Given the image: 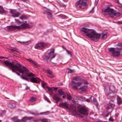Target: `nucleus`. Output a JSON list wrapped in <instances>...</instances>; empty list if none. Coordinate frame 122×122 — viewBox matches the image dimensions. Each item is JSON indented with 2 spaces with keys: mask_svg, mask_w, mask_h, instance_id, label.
Wrapping results in <instances>:
<instances>
[{
  "mask_svg": "<svg viewBox=\"0 0 122 122\" xmlns=\"http://www.w3.org/2000/svg\"><path fill=\"white\" fill-rule=\"evenodd\" d=\"M58 92L60 95H64L63 92L61 90H60L58 91Z\"/></svg>",
  "mask_w": 122,
  "mask_h": 122,
  "instance_id": "21",
  "label": "nucleus"
},
{
  "mask_svg": "<svg viewBox=\"0 0 122 122\" xmlns=\"http://www.w3.org/2000/svg\"><path fill=\"white\" fill-rule=\"evenodd\" d=\"M54 51L53 50L48 54L49 56L51 59L54 58L55 57V55L54 54Z\"/></svg>",
  "mask_w": 122,
  "mask_h": 122,
  "instance_id": "17",
  "label": "nucleus"
},
{
  "mask_svg": "<svg viewBox=\"0 0 122 122\" xmlns=\"http://www.w3.org/2000/svg\"><path fill=\"white\" fill-rule=\"evenodd\" d=\"M87 0H78L75 5L77 7L80 8L83 7L87 5L86 1Z\"/></svg>",
  "mask_w": 122,
  "mask_h": 122,
  "instance_id": "7",
  "label": "nucleus"
},
{
  "mask_svg": "<svg viewBox=\"0 0 122 122\" xmlns=\"http://www.w3.org/2000/svg\"><path fill=\"white\" fill-rule=\"evenodd\" d=\"M117 102L118 104H121L122 102V100L120 97H118L117 99Z\"/></svg>",
  "mask_w": 122,
  "mask_h": 122,
  "instance_id": "24",
  "label": "nucleus"
},
{
  "mask_svg": "<svg viewBox=\"0 0 122 122\" xmlns=\"http://www.w3.org/2000/svg\"><path fill=\"white\" fill-rule=\"evenodd\" d=\"M100 35V38L102 40H104L107 38V33L106 32H102Z\"/></svg>",
  "mask_w": 122,
  "mask_h": 122,
  "instance_id": "14",
  "label": "nucleus"
},
{
  "mask_svg": "<svg viewBox=\"0 0 122 122\" xmlns=\"http://www.w3.org/2000/svg\"><path fill=\"white\" fill-rule=\"evenodd\" d=\"M47 73L48 74H49L50 75H51L52 74V72L50 70H48L47 71Z\"/></svg>",
  "mask_w": 122,
  "mask_h": 122,
  "instance_id": "34",
  "label": "nucleus"
},
{
  "mask_svg": "<svg viewBox=\"0 0 122 122\" xmlns=\"http://www.w3.org/2000/svg\"><path fill=\"white\" fill-rule=\"evenodd\" d=\"M62 97L64 98H65V96H63Z\"/></svg>",
  "mask_w": 122,
  "mask_h": 122,
  "instance_id": "55",
  "label": "nucleus"
},
{
  "mask_svg": "<svg viewBox=\"0 0 122 122\" xmlns=\"http://www.w3.org/2000/svg\"><path fill=\"white\" fill-rule=\"evenodd\" d=\"M60 5L62 7H66V5H65L63 3H61L60 4Z\"/></svg>",
  "mask_w": 122,
  "mask_h": 122,
  "instance_id": "41",
  "label": "nucleus"
},
{
  "mask_svg": "<svg viewBox=\"0 0 122 122\" xmlns=\"http://www.w3.org/2000/svg\"><path fill=\"white\" fill-rule=\"evenodd\" d=\"M31 81L33 82L39 83L40 82V79L37 77H32L30 78Z\"/></svg>",
  "mask_w": 122,
  "mask_h": 122,
  "instance_id": "12",
  "label": "nucleus"
},
{
  "mask_svg": "<svg viewBox=\"0 0 122 122\" xmlns=\"http://www.w3.org/2000/svg\"><path fill=\"white\" fill-rule=\"evenodd\" d=\"M19 120H16L15 121V122H19Z\"/></svg>",
  "mask_w": 122,
  "mask_h": 122,
  "instance_id": "50",
  "label": "nucleus"
},
{
  "mask_svg": "<svg viewBox=\"0 0 122 122\" xmlns=\"http://www.w3.org/2000/svg\"><path fill=\"white\" fill-rule=\"evenodd\" d=\"M47 119H44L42 120L41 121L42 122H47Z\"/></svg>",
  "mask_w": 122,
  "mask_h": 122,
  "instance_id": "38",
  "label": "nucleus"
},
{
  "mask_svg": "<svg viewBox=\"0 0 122 122\" xmlns=\"http://www.w3.org/2000/svg\"><path fill=\"white\" fill-rule=\"evenodd\" d=\"M11 15L14 17H18L20 15V13L15 10H12L11 11Z\"/></svg>",
  "mask_w": 122,
  "mask_h": 122,
  "instance_id": "11",
  "label": "nucleus"
},
{
  "mask_svg": "<svg viewBox=\"0 0 122 122\" xmlns=\"http://www.w3.org/2000/svg\"><path fill=\"white\" fill-rule=\"evenodd\" d=\"M109 50L113 56L118 57L120 56L121 51H122V48H110L109 49Z\"/></svg>",
  "mask_w": 122,
  "mask_h": 122,
  "instance_id": "5",
  "label": "nucleus"
},
{
  "mask_svg": "<svg viewBox=\"0 0 122 122\" xmlns=\"http://www.w3.org/2000/svg\"><path fill=\"white\" fill-rule=\"evenodd\" d=\"M117 46L120 47H118V48H122V44L119 43H118L117 44Z\"/></svg>",
  "mask_w": 122,
  "mask_h": 122,
  "instance_id": "37",
  "label": "nucleus"
},
{
  "mask_svg": "<svg viewBox=\"0 0 122 122\" xmlns=\"http://www.w3.org/2000/svg\"><path fill=\"white\" fill-rule=\"evenodd\" d=\"M83 80L81 79L80 81L76 83L73 81H72L71 85L72 87V88L74 89L77 90L78 89V86H79L82 84L83 82Z\"/></svg>",
  "mask_w": 122,
  "mask_h": 122,
  "instance_id": "8",
  "label": "nucleus"
},
{
  "mask_svg": "<svg viewBox=\"0 0 122 122\" xmlns=\"http://www.w3.org/2000/svg\"><path fill=\"white\" fill-rule=\"evenodd\" d=\"M26 60L30 62L31 64H33L35 66L37 65V64L36 62L30 59H27Z\"/></svg>",
  "mask_w": 122,
  "mask_h": 122,
  "instance_id": "18",
  "label": "nucleus"
},
{
  "mask_svg": "<svg viewBox=\"0 0 122 122\" xmlns=\"http://www.w3.org/2000/svg\"><path fill=\"white\" fill-rule=\"evenodd\" d=\"M87 89V86H84L80 87L79 89L82 92L85 91Z\"/></svg>",
  "mask_w": 122,
  "mask_h": 122,
  "instance_id": "15",
  "label": "nucleus"
},
{
  "mask_svg": "<svg viewBox=\"0 0 122 122\" xmlns=\"http://www.w3.org/2000/svg\"><path fill=\"white\" fill-rule=\"evenodd\" d=\"M0 122H1V121H0Z\"/></svg>",
  "mask_w": 122,
  "mask_h": 122,
  "instance_id": "57",
  "label": "nucleus"
},
{
  "mask_svg": "<svg viewBox=\"0 0 122 122\" xmlns=\"http://www.w3.org/2000/svg\"><path fill=\"white\" fill-rule=\"evenodd\" d=\"M115 106V105L109 103L108 104L107 106V109H108L111 107H113Z\"/></svg>",
  "mask_w": 122,
  "mask_h": 122,
  "instance_id": "19",
  "label": "nucleus"
},
{
  "mask_svg": "<svg viewBox=\"0 0 122 122\" xmlns=\"http://www.w3.org/2000/svg\"><path fill=\"white\" fill-rule=\"evenodd\" d=\"M99 0H96L95 1L96 2H97V3L98 1Z\"/></svg>",
  "mask_w": 122,
  "mask_h": 122,
  "instance_id": "54",
  "label": "nucleus"
},
{
  "mask_svg": "<svg viewBox=\"0 0 122 122\" xmlns=\"http://www.w3.org/2000/svg\"><path fill=\"white\" fill-rule=\"evenodd\" d=\"M27 18L26 16L25 15H22L20 18V19L21 20L25 19Z\"/></svg>",
  "mask_w": 122,
  "mask_h": 122,
  "instance_id": "29",
  "label": "nucleus"
},
{
  "mask_svg": "<svg viewBox=\"0 0 122 122\" xmlns=\"http://www.w3.org/2000/svg\"><path fill=\"white\" fill-rule=\"evenodd\" d=\"M47 17L49 18H51L52 17V15L51 13L49 12H47Z\"/></svg>",
  "mask_w": 122,
  "mask_h": 122,
  "instance_id": "25",
  "label": "nucleus"
},
{
  "mask_svg": "<svg viewBox=\"0 0 122 122\" xmlns=\"http://www.w3.org/2000/svg\"><path fill=\"white\" fill-rule=\"evenodd\" d=\"M59 106L61 107L71 110L75 113H76L77 112L76 110V107L75 106L72 105L69 107V105L66 102H61L60 103Z\"/></svg>",
  "mask_w": 122,
  "mask_h": 122,
  "instance_id": "6",
  "label": "nucleus"
},
{
  "mask_svg": "<svg viewBox=\"0 0 122 122\" xmlns=\"http://www.w3.org/2000/svg\"><path fill=\"white\" fill-rule=\"evenodd\" d=\"M41 82H42V86L43 87H44L45 85H46V83H45V82L42 81H41Z\"/></svg>",
  "mask_w": 122,
  "mask_h": 122,
  "instance_id": "35",
  "label": "nucleus"
},
{
  "mask_svg": "<svg viewBox=\"0 0 122 122\" xmlns=\"http://www.w3.org/2000/svg\"><path fill=\"white\" fill-rule=\"evenodd\" d=\"M108 115H109V114H107L106 115V117H107L108 116Z\"/></svg>",
  "mask_w": 122,
  "mask_h": 122,
  "instance_id": "53",
  "label": "nucleus"
},
{
  "mask_svg": "<svg viewBox=\"0 0 122 122\" xmlns=\"http://www.w3.org/2000/svg\"><path fill=\"white\" fill-rule=\"evenodd\" d=\"M15 22L16 23L18 24H20L21 23L20 21L18 20H15Z\"/></svg>",
  "mask_w": 122,
  "mask_h": 122,
  "instance_id": "30",
  "label": "nucleus"
},
{
  "mask_svg": "<svg viewBox=\"0 0 122 122\" xmlns=\"http://www.w3.org/2000/svg\"><path fill=\"white\" fill-rule=\"evenodd\" d=\"M36 100V98L35 97H32L30 98V101L31 102H33Z\"/></svg>",
  "mask_w": 122,
  "mask_h": 122,
  "instance_id": "23",
  "label": "nucleus"
},
{
  "mask_svg": "<svg viewBox=\"0 0 122 122\" xmlns=\"http://www.w3.org/2000/svg\"><path fill=\"white\" fill-rule=\"evenodd\" d=\"M54 90L55 91H56L57 90V87H53Z\"/></svg>",
  "mask_w": 122,
  "mask_h": 122,
  "instance_id": "43",
  "label": "nucleus"
},
{
  "mask_svg": "<svg viewBox=\"0 0 122 122\" xmlns=\"http://www.w3.org/2000/svg\"><path fill=\"white\" fill-rule=\"evenodd\" d=\"M66 51L68 55H70L71 56V52L68 50H66Z\"/></svg>",
  "mask_w": 122,
  "mask_h": 122,
  "instance_id": "33",
  "label": "nucleus"
},
{
  "mask_svg": "<svg viewBox=\"0 0 122 122\" xmlns=\"http://www.w3.org/2000/svg\"><path fill=\"white\" fill-rule=\"evenodd\" d=\"M86 101L87 102H89L90 101V100L89 99H87L86 100Z\"/></svg>",
  "mask_w": 122,
  "mask_h": 122,
  "instance_id": "46",
  "label": "nucleus"
},
{
  "mask_svg": "<svg viewBox=\"0 0 122 122\" xmlns=\"http://www.w3.org/2000/svg\"><path fill=\"white\" fill-rule=\"evenodd\" d=\"M78 110L79 112L81 114L86 115L88 114L87 108L85 106L78 108Z\"/></svg>",
  "mask_w": 122,
  "mask_h": 122,
  "instance_id": "9",
  "label": "nucleus"
},
{
  "mask_svg": "<svg viewBox=\"0 0 122 122\" xmlns=\"http://www.w3.org/2000/svg\"><path fill=\"white\" fill-rule=\"evenodd\" d=\"M117 3H118V0H117Z\"/></svg>",
  "mask_w": 122,
  "mask_h": 122,
  "instance_id": "56",
  "label": "nucleus"
},
{
  "mask_svg": "<svg viewBox=\"0 0 122 122\" xmlns=\"http://www.w3.org/2000/svg\"><path fill=\"white\" fill-rule=\"evenodd\" d=\"M58 17L59 18H61L62 19L66 18V16L63 14H61L58 16Z\"/></svg>",
  "mask_w": 122,
  "mask_h": 122,
  "instance_id": "20",
  "label": "nucleus"
},
{
  "mask_svg": "<svg viewBox=\"0 0 122 122\" xmlns=\"http://www.w3.org/2000/svg\"><path fill=\"white\" fill-rule=\"evenodd\" d=\"M103 11L104 12L107 13L111 17L118 16L120 14L119 12L114 11L113 9L110 8L109 7H107Z\"/></svg>",
  "mask_w": 122,
  "mask_h": 122,
  "instance_id": "4",
  "label": "nucleus"
},
{
  "mask_svg": "<svg viewBox=\"0 0 122 122\" xmlns=\"http://www.w3.org/2000/svg\"><path fill=\"white\" fill-rule=\"evenodd\" d=\"M81 78L79 77H74L73 79L75 81H81Z\"/></svg>",
  "mask_w": 122,
  "mask_h": 122,
  "instance_id": "22",
  "label": "nucleus"
},
{
  "mask_svg": "<svg viewBox=\"0 0 122 122\" xmlns=\"http://www.w3.org/2000/svg\"><path fill=\"white\" fill-rule=\"evenodd\" d=\"M31 118V117H25L23 118V120H25L27 119L30 120Z\"/></svg>",
  "mask_w": 122,
  "mask_h": 122,
  "instance_id": "32",
  "label": "nucleus"
},
{
  "mask_svg": "<svg viewBox=\"0 0 122 122\" xmlns=\"http://www.w3.org/2000/svg\"><path fill=\"white\" fill-rule=\"evenodd\" d=\"M50 75V77L51 78H52L54 77V76H53L52 74L51 75Z\"/></svg>",
  "mask_w": 122,
  "mask_h": 122,
  "instance_id": "47",
  "label": "nucleus"
},
{
  "mask_svg": "<svg viewBox=\"0 0 122 122\" xmlns=\"http://www.w3.org/2000/svg\"><path fill=\"white\" fill-rule=\"evenodd\" d=\"M118 24H122V22L118 21Z\"/></svg>",
  "mask_w": 122,
  "mask_h": 122,
  "instance_id": "49",
  "label": "nucleus"
},
{
  "mask_svg": "<svg viewBox=\"0 0 122 122\" xmlns=\"http://www.w3.org/2000/svg\"><path fill=\"white\" fill-rule=\"evenodd\" d=\"M44 99L45 100L47 101V102H49L50 101L46 97H45L44 98Z\"/></svg>",
  "mask_w": 122,
  "mask_h": 122,
  "instance_id": "42",
  "label": "nucleus"
},
{
  "mask_svg": "<svg viewBox=\"0 0 122 122\" xmlns=\"http://www.w3.org/2000/svg\"><path fill=\"white\" fill-rule=\"evenodd\" d=\"M67 98L68 100H71V98L70 96L68 94H67Z\"/></svg>",
  "mask_w": 122,
  "mask_h": 122,
  "instance_id": "31",
  "label": "nucleus"
},
{
  "mask_svg": "<svg viewBox=\"0 0 122 122\" xmlns=\"http://www.w3.org/2000/svg\"><path fill=\"white\" fill-rule=\"evenodd\" d=\"M81 30H94L92 29H88L86 28L83 27L81 28Z\"/></svg>",
  "mask_w": 122,
  "mask_h": 122,
  "instance_id": "27",
  "label": "nucleus"
},
{
  "mask_svg": "<svg viewBox=\"0 0 122 122\" xmlns=\"http://www.w3.org/2000/svg\"><path fill=\"white\" fill-rule=\"evenodd\" d=\"M18 42H19L20 44L21 45H28L30 43V41H23L21 42L20 41H17Z\"/></svg>",
  "mask_w": 122,
  "mask_h": 122,
  "instance_id": "16",
  "label": "nucleus"
},
{
  "mask_svg": "<svg viewBox=\"0 0 122 122\" xmlns=\"http://www.w3.org/2000/svg\"><path fill=\"white\" fill-rule=\"evenodd\" d=\"M4 64L6 66H8L10 69L12 70L13 72H16L18 76H20V74L17 71L21 73L22 74L24 73V71L26 72V76L21 75L20 76L23 79L28 81L29 79L27 76L28 77L35 76V75L32 73H28L29 71V70L24 66L22 67L21 65L19 63H17L15 64L13 62H11L7 61H5L4 62Z\"/></svg>",
  "mask_w": 122,
  "mask_h": 122,
  "instance_id": "1",
  "label": "nucleus"
},
{
  "mask_svg": "<svg viewBox=\"0 0 122 122\" xmlns=\"http://www.w3.org/2000/svg\"><path fill=\"white\" fill-rule=\"evenodd\" d=\"M46 44L44 42H40L36 44L35 48L37 49H41L46 46Z\"/></svg>",
  "mask_w": 122,
  "mask_h": 122,
  "instance_id": "10",
  "label": "nucleus"
},
{
  "mask_svg": "<svg viewBox=\"0 0 122 122\" xmlns=\"http://www.w3.org/2000/svg\"><path fill=\"white\" fill-rule=\"evenodd\" d=\"M48 113V112H44V113H43V114H46V113Z\"/></svg>",
  "mask_w": 122,
  "mask_h": 122,
  "instance_id": "51",
  "label": "nucleus"
},
{
  "mask_svg": "<svg viewBox=\"0 0 122 122\" xmlns=\"http://www.w3.org/2000/svg\"><path fill=\"white\" fill-rule=\"evenodd\" d=\"M5 12V10L3 9V8L1 6H0V13H4Z\"/></svg>",
  "mask_w": 122,
  "mask_h": 122,
  "instance_id": "28",
  "label": "nucleus"
},
{
  "mask_svg": "<svg viewBox=\"0 0 122 122\" xmlns=\"http://www.w3.org/2000/svg\"><path fill=\"white\" fill-rule=\"evenodd\" d=\"M11 50L12 51H16L15 50H13V49H12V50Z\"/></svg>",
  "mask_w": 122,
  "mask_h": 122,
  "instance_id": "52",
  "label": "nucleus"
},
{
  "mask_svg": "<svg viewBox=\"0 0 122 122\" xmlns=\"http://www.w3.org/2000/svg\"><path fill=\"white\" fill-rule=\"evenodd\" d=\"M29 27V25L28 24L23 23L20 25L18 26L15 25H12L7 26L5 28V30H20L27 28Z\"/></svg>",
  "mask_w": 122,
  "mask_h": 122,
  "instance_id": "3",
  "label": "nucleus"
},
{
  "mask_svg": "<svg viewBox=\"0 0 122 122\" xmlns=\"http://www.w3.org/2000/svg\"><path fill=\"white\" fill-rule=\"evenodd\" d=\"M53 87H49L48 88V90L49 91V92L51 94H52V92L53 91Z\"/></svg>",
  "mask_w": 122,
  "mask_h": 122,
  "instance_id": "26",
  "label": "nucleus"
},
{
  "mask_svg": "<svg viewBox=\"0 0 122 122\" xmlns=\"http://www.w3.org/2000/svg\"><path fill=\"white\" fill-rule=\"evenodd\" d=\"M45 58L47 60H48V59H50V57L49 56V55L48 54L47 56H46L45 57Z\"/></svg>",
  "mask_w": 122,
  "mask_h": 122,
  "instance_id": "39",
  "label": "nucleus"
},
{
  "mask_svg": "<svg viewBox=\"0 0 122 122\" xmlns=\"http://www.w3.org/2000/svg\"><path fill=\"white\" fill-rule=\"evenodd\" d=\"M109 120L110 121H113V118H109Z\"/></svg>",
  "mask_w": 122,
  "mask_h": 122,
  "instance_id": "45",
  "label": "nucleus"
},
{
  "mask_svg": "<svg viewBox=\"0 0 122 122\" xmlns=\"http://www.w3.org/2000/svg\"><path fill=\"white\" fill-rule=\"evenodd\" d=\"M83 82H84L85 84H87L88 83V82L86 81H84L83 80Z\"/></svg>",
  "mask_w": 122,
  "mask_h": 122,
  "instance_id": "44",
  "label": "nucleus"
},
{
  "mask_svg": "<svg viewBox=\"0 0 122 122\" xmlns=\"http://www.w3.org/2000/svg\"><path fill=\"white\" fill-rule=\"evenodd\" d=\"M74 72V71L73 70H72L70 69H69L68 72L70 73H72Z\"/></svg>",
  "mask_w": 122,
  "mask_h": 122,
  "instance_id": "36",
  "label": "nucleus"
},
{
  "mask_svg": "<svg viewBox=\"0 0 122 122\" xmlns=\"http://www.w3.org/2000/svg\"><path fill=\"white\" fill-rule=\"evenodd\" d=\"M82 31L87 36L94 41H97L100 38V34L97 33L96 31Z\"/></svg>",
  "mask_w": 122,
  "mask_h": 122,
  "instance_id": "2",
  "label": "nucleus"
},
{
  "mask_svg": "<svg viewBox=\"0 0 122 122\" xmlns=\"http://www.w3.org/2000/svg\"><path fill=\"white\" fill-rule=\"evenodd\" d=\"M3 58L4 57H0V59H1L2 58ZM0 63H2V61H1V60H0Z\"/></svg>",
  "mask_w": 122,
  "mask_h": 122,
  "instance_id": "48",
  "label": "nucleus"
},
{
  "mask_svg": "<svg viewBox=\"0 0 122 122\" xmlns=\"http://www.w3.org/2000/svg\"><path fill=\"white\" fill-rule=\"evenodd\" d=\"M54 100L56 101V103H57L58 102L61 100L62 99L59 97L58 94H56L53 97Z\"/></svg>",
  "mask_w": 122,
  "mask_h": 122,
  "instance_id": "13",
  "label": "nucleus"
},
{
  "mask_svg": "<svg viewBox=\"0 0 122 122\" xmlns=\"http://www.w3.org/2000/svg\"><path fill=\"white\" fill-rule=\"evenodd\" d=\"M45 58L47 60H48V59H50V57L49 56V55L48 54L47 56H46L45 57Z\"/></svg>",
  "mask_w": 122,
  "mask_h": 122,
  "instance_id": "40",
  "label": "nucleus"
}]
</instances>
